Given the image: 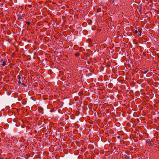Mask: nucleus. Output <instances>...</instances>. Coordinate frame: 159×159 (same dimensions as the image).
<instances>
[{
	"label": "nucleus",
	"instance_id": "nucleus-1",
	"mask_svg": "<svg viewBox=\"0 0 159 159\" xmlns=\"http://www.w3.org/2000/svg\"><path fill=\"white\" fill-rule=\"evenodd\" d=\"M24 17L23 15L22 16H20L18 18V19L20 21H23L24 20Z\"/></svg>",
	"mask_w": 159,
	"mask_h": 159
},
{
	"label": "nucleus",
	"instance_id": "nucleus-2",
	"mask_svg": "<svg viewBox=\"0 0 159 159\" xmlns=\"http://www.w3.org/2000/svg\"><path fill=\"white\" fill-rule=\"evenodd\" d=\"M17 140L16 139H15L13 141V142L11 143V145L14 146L17 143Z\"/></svg>",
	"mask_w": 159,
	"mask_h": 159
},
{
	"label": "nucleus",
	"instance_id": "nucleus-3",
	"mask_svg": "<svg viewBox=\"0 0 159 159\" xmlns=\"http://www.w3.org/2000/svg\"><path fill=\"white\" fill-rule=\"evenodd\" d=\"M3 58L1 60V61L2 62V66H4L6 65V61L4 60H3Z\"/></svg>",
	"mask_w": 159,
	"mask_h": 159
},
{
	"label": "nucleus",
	"instance_id": "nucleus-4",
	"mask_svg": "<svg viewBox=\"0 0 159 159\" xmlns=\"http://www.w3.org/2000/svg\"><path fill=\"white\" fill-rule=\"evenodd\" d=\"M75 55L76 57H78L80 55V53L79 52H77L75 53Z\"/></svg>",
	"mask_w": 159,
	"mask_h": 159
},
{
	"label": "nucleus",
	"instance_id": "nucleus-5",
	"mask_svg": "<svg viewBox=\"0 0 159 159\" xmlns=\"http://www.w3.org/2000/svg\"><path fill=\"white\" fill-rule=\"evenodd\" d=\"M148 71V70H144V71H142V73H144V74H146Z\"/></svg>",
	"mask_w": 159,
	"mask_h": 159
},
{
	"label": "nucleus",
	"instance_id": "nucleus-6",
	"mask_svg": "<svg viewBox=\"0 0 159 159\" xmlns=\"http://www.w3.org/2000/svg\"><path fill=\"white\" fill-rule=\"evenodd\" d=\"M25 22L29 26L30 25V23L29 22V21H25Z\"/></svg>",
	"mask_w": 159,
	"mask_h": 159
},
{
	"label": "nucleus",
	"instance_id": "nucleus-7",
	"mask_svg": "<svg viewBox=\"0 0 159 159\" xmlns=\"http://www.w3.org/2000/svg\"><path fill=\"white\" fill-rule=\"evenodd\" d=\"M138 34H139V35L140 36H141V32L139 30V31H138Z\"/></svg>",
	"mask_w": 159,
	"mask_h": 159
},
{
	"label": "nucleus",
	"instance_id": "nucleus-8",
	"mask_svg": "<svg viewBox=\"0 0 159 159\" xmlns=\"http://www.w3.org/2000/svg\"><path fill=\"white\" fill-rule=\"evenodd\" d=\"M21 84L22 85H23V86H24L25 87H26L27 86V85H26L25 84H24V83H22Z\"/></svg>",
	"mask_w": 159,
	"mask_h": 159
},
{
	"label": "nucleus",
	"instance_id": "nucleus-9",
	"mask_svg": "<svg viewBox=\"0 0 159 159\" xmlns=\"http://www.w3.org/2000/svg\"><path fill=\"white\" fill-rule=\"evenodd\" d=\"M18 78L20 80L21 78L20 76L19 75L18 76Z\"/></svg>",
	"mask_w": 159,
	"mask_h": 159
},
{
	"label": "nucleus",
	"instance_id": "nucleus-10",
	"mask_svg": "<svg viewBox=\"0 0 159 159\" xmlns=\"http://www.w3.org/2000/svg\"><path fill=\"white\" fill-rule=\"evenodd\" d=\"M18 83L19 85L20 84H21V82L20 80H19V81H18Z\"/></svg>",
	"mask_w": 159,
	"mask_h": 159
},
{
	"label": "nucleus",
	"instance_id": "nucleus-11",
	"mask_svg": "<svg viewBox=\"0 0 159 159\" xmlns=\"http://www.w3.org/2000/svg\"><path fill=\"white\" fill-rule=\"evenodd\" d=\"M134 32H135V34H137V33H138V31L137 30H136Z\"/></svg>",
	"mask_w": 159,
	"mask_h": 159
},
{
	"label": "nucleus",
	"instance_id": "nucleus-12",
	"mask_svg": "<svg viewBox=\"0 0 159 159\" xmlns=\"http://www.w3.org/2000/svg\"><path fill=\"white\" fill-rule=\"evenodd\" d=\"M150 142H150V140H149V143H150Z\"/></svg>",
	"mask_w": 159,
	"mask_h": 159
},
{
	"label": "nucleus",
	"instance_id": "nucleus-13",
	"mask_svg": "<svg viewBox=\"0 0 159 159\" xmlns=\"http://www.w3.org/2000/svg\"><path fill=\"white\" fill-rule=\"evenodd\" d=\"M0 159H4V158L3 157H1L0 158Z\"/></svg>",
	"mask_w": 159,
	"mask_h": 159
},
{
	"label": "nucleus",
	"instance_id": "nucleus-14",
	"mask_svg": "<svg viewBox=\"0 0 159 159\" xmlns=\"http://www.w3.org/2000/svg\"><path fill=\"white\" fill-rule=\"evenodd\" d=\"M31 6H31V5H29V7H31Z\"/></svg>",
	"mask_w": 159,
	"mask_h": 159
},
{
	"label": "nucleus",
	"instance_id": "nucleus-15",
	"mask_svg": "<svg viewBox=\"0 0 159 159\" xmlns=\"http://www.w3.org/2000/svg\"><path fill=\"white\" fill-rule=\"evenodd\" d=\"M118 138L120 139V136H118Z\"/></svg>",
	"mask_w": 159,
	"mask_h": 159
}]
</instances>
